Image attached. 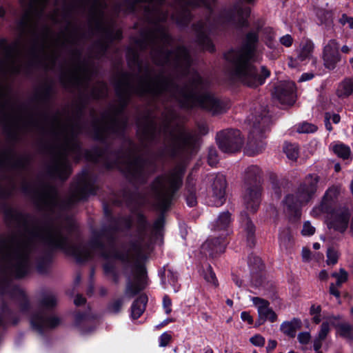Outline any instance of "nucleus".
<instances>
[{"instance_id": "13d9d810", "label": "nucleus", "mask_w": 353, "mask_h": 353, "mask_svg": "<svg viewBox=\"0 0 353 353\" xmlns=\"http://www.w3.org/2000/svg\"><path fill=\"white\" fill-rule=\"evenodd\" d=\"M298 340L302 344H307L310 340V334L308 332H301L298 335Z\"/></svg>"}, {"instance_id": "72a5a7b5", "label": "nucleus", "mask_w": 353, "mask_h": 353, "mask_svg": "<svg viewBox=\"0 0 353 353\" xmlns=\"http://www.w3.org/2000/svg\"><path fill=\"white\" fill-rule=\"evenodd\" d=\"M49 0H20L25 8H30V11L34 10L37 6H47Z\"/></svg>"}, {"instance_id": "a211bd4d", "label": "nucleus", "mask_w": 353, "mask_h": 353, "mask_svg": "<svg viewBox=\"0 0 353 353\" xmlns=\"http://www.w3.org/2000/svg\"><path fill=\"white\" fill-rule=\"evenodd\" d=\"M219 148L226 153L239 151L243 145L241 132L237 130H225L219 132L216 135Z\"/></svg>"}, {"instance_id": "e2e57ef3", "label": "nucleus", "mask_w": 353, "mask_h": 353, "mask_svg": "<svg viewBox=\"0 0 353 353\" xmlns=\"http://www.w3.org/2000/svg\"><path fill=\"white\" fill-rule=\"evenodd\" d=\"M187 204L190 207H193L196 204V196L194 194L191 193L190 195H188L186 198Z\"/></svg>"}, {"instance_id": "dca6fc26", "label": "nucleus", "mask_w": 353, "mask_h": 353, "mask_svg": "<svg viewBox=\"0 0 353 353\" xmlns=\"http://www.w3.org/2000/svg\"><path fill=\"white\" fill-rule=\"evenodd\" d=\"M248 121L252 127L248 138V153L250 155H255L261 152L265 148V143L262 141L263 133L265 130L269 118L265 115L254 118L252 116V118L248 117Z\"/></svg>"}, {"instance_id": "4be33fe9", "label": "nucleus", "mask_w": 353, "mask_h": 353, "mask_svg": "<svg viewBox=\"0 0 353 353\" xmlns=\"http://www.w3.org/2000/svg\"><path fill=\"white\" fill-rule=\"evenodd\" d=\"M339 43L334 39H331L325 46L323 58L325 66L328 69H334L340 60Z\"/></svg>"}, {"instance_id": "bb28decb", "label": "nucleus", "mask_w": 353, "mask_h": 353, "mask_svg": "<svg viewBox=\"0 0 353 353\" xmlns=\"http://www.w3.org/2000/svg\"><path fill=\"white\" fill-rule=\"evenodd\" d=\"M148 302V297L141 294L136 299L131 307V316L132 319H137L141 316L145 309V305Z\"/></svg>"}, {"instance_id": "774afa93", "label": "nucleus", "mask_w": 353, "mask_h": 353, "mask_svg": "<svg viewBox=\"0 0 353 353\" xmlns=\"http://www.w3.org/2000/svg\"><path fill=\"white\" fill-rule=\"evenodd\" d=\"M138 224L141 229H143L145 227V220L142 214H137Z\"/></svg>"}, {"instance_id": "4d7b16f0", "label": "nucleus", "mask_w": 353, "mask_h": 353, "mask_svg": "<svg viewBox=\"0 0 353 353\" xmlns=\"http://www.w3.org/2000/svg\"><path fill=\"white\" fill-rule=\"evenodd\" d=\"M122 304L123 303L121 300H117L111 304L109 310L113 313H117L121 310Z\"/></svg>"}, {"instance_id": "393cba45", "label": "nucleus", "mask_w": 353, "mask_h": 353, "mask_svg": "<svg viewBox=\"0 0 353 353\" xmlns=\"http://www.w3.org/2000/svg\"><path fill=\"white\" fill-rule=\"evenodd\" d=\"M226 180L222 175L215 178L212 184V196L214 198V205H222L225 201Z\"/></svg>"}, {"instance_id": "9d476101", "label": "nucleus", "mask_w": 353, "mask_h": 353, "mask_svg": "<svg viewBox=\"0 0 353 353\" xmlns=\"http://www.w3.org/2000/svg\"><path fill=\"white\" fill-rule=\"evenodd\" d=\"M184 171L183 165H177L170 173L157 177L153 182L152 192L160 210H165L170 205L174 194L181 185Z\"/></svg>"}, {"instance_id": "6ab92c4d", "label": "nucleus", "mask_w": 353, "mask_h": 353, "mask_svg": "<svg viewBox=\"0 0 353 353\" xmlns=\"http://www.w3.org/2000/svg\"><path fill=\"white\" fill-rule=\"evenodd\" d=\"M32 327L39 333H43L50 329L57 327L60 323V319L50 315L44 311H40L33 314L30 319Z\"/></svg>"}, {"instance_id": "2eb2a0df", "label": "nucleus", "mask_w": 353, "mask_h": 353, "mask_svg": "<svg viewBox=\"0 0 353 353\" xmlns=\"http://www.w3.org/2000/svg\"><path fill=\"white\" fill-rule=\"evenodd\" d=\"M232 223L231 214L228 211L219 214L218 218L212 225V230L216 232H222L219 237L207 240L202 245L204 252H208L212 256L223 252L225 250V238L228 234V228Z\"/></svg>"}, {"instance_id": "4c0bfd02", "label": "nucleus", "mask_w": 353, "mask_h": 353, "mask_svg": "<svg viewBox=\"0 0 353 353\" xmlns=\"http://www.w3.org/2000/svg\"><path fill=\"white\" fill-rule=\"evenodd\" d=\"M340 334L347 339L353 338V327L349 324L343 323L339 326Z\"/></svg>"}, {"instance_id": "0eeeda50", "label": "nucleus", "mask_w": 353, "mask_h": 353, "mask_svg": "<svg viewBox=\"0 0 353 353\" xmlns=\"http://www.w3.org/2000/svg\"><path fill=\"white\" fill-rule=\"evenodd\" d=\"M81 7L88 12L89 27L94 34L99 35L100 51L103 52L108 46V41L120 39L121 32H114L113 23L105 17L106 3L105 0H81Z\"/></svg>"}, {"instance_id": "37998d69", "label": "nucleus", "mask_w": 353, "mask_h": 353, "mask_svg": "<svg viewBox=\"0 0 353 353\" xmlns=\"http://www.w3.org/2000/svg\"><path fill=\"white\" fill-rule=\"evenodd\" d=\"M327 204L323 201L322 203H321V205L313 208V210H312V215L314 216H318L321 213L327 212Z\"/></svg>"}, {"instance_id": "412c9836", "label": "nucleus", "mask_w": 353, "mask_h": 353, "mask_svg": "<svg viewBox=\"0 0 353 353\" xmlns=\"http://www.w3.org/2000/svg\"><path fill=\"white\" fill-rule=\"evenodd\" d=\"M313 49L314 44L311 41L306 40L301 42L297 57L294 59L289 58L288 66L291 68H298L305 64L311 58Z\"/></svg>"}, {"instance_id": "79ce46f5", "label": "nucleus", "mask_w": 353, "mask_h": 353, "mask_svg": "<svg viewBox=\"0 0 353 353\" xmlns=\"http://www.w3.org/2000/svg\"><path fill=\"white\" fill-rule=\"evenodd\" d=\"M317 16L322 23H326L332 20V14L330 11L320 10L317 12Z\"/></svg>"}, {"instance_id": "c03bdc74", "label": "nucleus", "mask_w": 353, "mask_h": 353, "mask_svg": "<svg viewBox=\"0 0 353 353\" xmlns=\"http://www.w3.org/2000/svg\"><path fill=\"white\" fill-rule=\"evenodd\" d=\"M15 291L19 295V299L21 302L20 304H21V310L24 311L28 305L27 297H26L25 293L22 290H21L19 289H16Z\"/></svg>"}, {"instance_id": "c85d7f7f", "label": "nucleus", "mask_w": 353, "mask_h": 353, "mask_svg": "<svg viewBox=\"0 0 353 353\" xmlns=\"http://www.w3.org/2000/svg\"><path fill=\"white\" fill-rule=\"evenodd\" d=\"M301 322L299 319H294L291 322H285L281 325V330L288 336H294L296 329H299Z\"/></svg>"}, {"instance_id": "aec40b11", "label": "nucleus", "mask_w": 353, "mask_h": 353, "mask_svg": "<svg viewBox=\"0 0 353 353\" xmlns=\"http://www.w3.org/2000/svg\"><path fill=\"white\" fill-rule=\"evenodd\" d=\"M274 95L281 103L292 105L295 101L296 87L292 81L281 82L274 90Z\"/></svg>"}, {"instance_id": "9b49d317", "label": "nucleus", "mask_w": 353, "mask_h": 353, "mask_svg": "<svg viewBox=\"0 0 353 353\" xmlns=\"http://www.w3.org/2000/svg\"><path fill=\"white\" fill-rule=\"evenodd\" d=\"M29 119L14 102L8 90L0 85V123L15 130L28 128Z\"/></svg>"}, {"instance_id": "69168bd1", "label": "nucleus", "mask_w": 353, "mask_h": 353, "mask_svg": "<svg viewBox=\"0 0 353 353\" xmlns=\"http://www.w3.org/2000/svg\"><path fill=\"white\" fill-rule=\"evenodd\" d=\"M132 225V220L130 218L128 217V218H124L122 219V223H121V224L119 225V228H128L131 226Z\"/></svg>"}, {"instance_id": "3c124183", "label": "nucleus", "mask_w": 353, "mask_h": 353, "mask_svg": "<svg viewBox=\"0 0 353 353\" xmlns=\"http://www.w3.org/2000/svg\"><path fill=\"white\" fill-rule=\"evenodd\" d=\"M339 22L343 26H347L350 29H353V17H348L346 14H343L341 18L339 19Z\"/></svg>"}, {"instance_id": "de8ad7c7", "label": "nucleus", "mask_w": 353, "mask_h": 353, "mask_svg": "<svg viewBox=\"0 0 353 353\" xmlns=\"http://www.w3.org/2000/svg\"><path fill=\"white\" fill-rule=\"evenodd\" d=\"M327 264L334 265L337 262L338 254L336 251L332 249H328L327 252Z\"/></svg>"}, {"instance_id": "473e14b6", "label": "nucleus", "mask_w": 353, "mask_h": 353, "mask_svg": "<svg viewBox=\"0 0 353 353\" xmlns=\"http://www.w3.org/2000/svg\"><path fill=\"white\" fill-rule=\"evenodd\" d=\"M284 152L288 159L294 161L299 157V147L296 144L285 143L283 148Z\"/></svg>"}, {"instance_id": "a18cd8bd", "label": "nucleus", "mask_w": 353, "mask_h": 353, "mask_svg": "<svg viewBox=\"0 0 353 353\" xmlns=\"http://www.w3.org/2000/svg\"><path fill=\"white\" fill-rule=\"evenodd\" d=\"M104 271L105 272V274L109 276L110 277H111V279L115 282V283H117L118 281V277H117V275L112 267V265L110 264H105L104 265Z\"/></svg>"}, {"instance_id": "2f4dec72", "label": "nucleus", "mask_w": 353, "mask_h": 353, "mask_svg": "<svg viewBox=\"0 0 353 353\" xmlns=\"http://www.w3.org/2000/svg\"><path fill=\"white\" fill-rule=\"evenodd\" d=\"M334 154L342 159H347L350 155V149L343 143H335L332 145Z\"/></svg>"}, {"instance_id": "a878e982", "label": "nucleus", "mask_w": 353, "mask_h": 353, "mask_svg": "<svg viewBox=\"0 0 353 353\" xmlns=\"http://www.w3.org/2000/svg\"><path fill=\"white\" fill-rule=\"evenodd\" d=\"M241 224L250 245L254 243L255 228L245 213L241 214Z\"/></svg>"}, {"instance_id": "7ed1b4c3", "label": "nucleus", "mask_w": 353, "mask_h": 353, "mask_svg": "<svg viewBox=\"0 0 353 353\" xmlns=\"http://www.w3.org/2000/svg\"><path fill=\"white\" fill-rule=\"evenodd\" d=\"M46 6H37L34 10L25 8L24 14L18 24L19 39L8 44L5 40L0 41L1 68L12 73L22 71L23 54L30 46L35 54L44 51L50 45L63 47L75 41H79V32L72 28L70 14L58 9L52 13L44 16Z\"/></svg>"}, {"instance_id": "5701e85b", "label": "nucleus", "mask_w": 353, "mask_h": 353, "mask_svg": "<svg viewBox=\"0 0 353 353\" xmlns=\"http://www.w3.org/2000/svg\"><path fill=\"white\" fill-rule=\"evenodd\" d=\"M253 304L257 308L260 320H269L274 322L276 319V313L269 307V302L259 297H252Z\"/></svg>"}, {"instance_id": "cd10ccee", "label": "nucleus", "mask_w": 353, "mask_h": 353, "mask_svg": "<svg viewBox=\"0 0 353 353\" xmlns=\"http://www.w3.org/2000/svg\"><path fill=\"white\" fill-rule=\"evenodd\" d=\"M352 94L353 79H346L339 84L337 88V94L340 97H345Z\"/></svg>"}, {"instance_id": "58836bf2", "label": "nucleus", "mask_w": 353, "mask_h": 353, "mask_svg": "<svg viewBox=\"0 0 353 353\" xmlns=\"http://www.w3.org/2000/svg\"><path fill=\"white\" fill-rule=\"evenodd\" d=\"M317 130L316 126L309 123H303L297 127L299 133H312Z\"/></svg>"}, {"instance_id": "8fccbe9b", "label": "nucleus", "mask_w": 353, "mask_h": 353, "mask_svg": "<svg viewBox=\"0 0 353 353\" xmlns=\"http://www.w3.org/2000/svg\"><path fill=\"white\" fill-rule=\"evenodd\" d=\"M250 341L255 346L262 347L265 344V339L259 334L254 335Z\"/></svg>"}, {"instance_id": "0e129e2a", "label": "nucleus", "mask_w": 353, "mask_h": 353, "mask_svg": "<svg viewBox=\"0 0 353 353\" xmlns=\"http://www.w3.org/2000/svg\"><path fill=\"white\" fill-rule=\"evenodd\" d=\"M330 119H331V114L329 112H326L325 114V125L326 129L328 131H331L332 129V125L330 123Z\"/></svg>"}, {"instance_id": "ea45409f", "label": "nucleus", "mask_w": 353, "mask_h": 353, "mask_svg": "<svg viewBox=\"0 0 353 353\" xmlns=\"http://www.w3.org/2000/svg\"><path fill=\"white\" fill-rule=\"evenodd\" d=\"M338 194H339L338 188H336V187L330 188L327 190V192L323 197V201L328 205V203L330 201L333 200L334 198H336Z\"/></svg>"}, {"instance_id": "680f3d73", "label": "nucleus", "mask_w": 353, "mask_h": 353, "mask_svg": "<svg viewBox=\"0 0 353 353\" xmlns=\"http://www.w3.org/2000/svg\"><path fill=\"white\" fill-rule=\"evenodd\" d=\"M241 318L243 321H247L249 324L253 323V319L248 312H242L241 314Z\"/></svg>"}, {"instance_id": "c9c22d12", "label": "nucleus", "mask_w": 353, "mask_h": 353, "mask_svg": "<svg viewBox=\"0 0 353 353\" xmlns=\"http://www.w3.org/2000/svg\"><path fill=\"white\" fill-rule=\"evenodd\" d=\"M107 85L103 82H99L93 90V95L97 98H102L107 94Z\"/></svg>"}, {"instance_id": "09e8293b", "label": "nucleus", "mask_w": 353, "mask_h": 353, "mask_svg": "<svg viewBox=\"0 0 353 353\" xmlns=\"http://www.w3.org/2000/svg\"><path fill=\"white\" fill-rule=\"evenodd\" d=\"M315 232V228L310 224V222L307 221L304 223L302 234L304 236H310L312 235Z\"/></svg>"}, {"instance_id": "20e7f679", "label": "nucleus", "mask_w": 353, "mask_h": 353, "mask_svg": "<svg viewBox=\"0 0 353 353\" xmlns=\"http://www.w3.org/2000/svg\"><path fill=\"white\" fill-rule=\"evenodd\" d=\"M47 128L54 139L51 172L55 177L64 180L70 174L68 158L77 161L81 158V151L77 139L80 129L74 121H63L59 117L50 121Z\"/></svg>"}, {"instance_id": "864d4df0", "label": "nucleus", "mask_w": 353, "mask_h": 353, "mask_svg": "<svg viewBox=\"0 0 353 353\" xmlns=\"http://www.w3.org/2000/svg\"><path fill=\"white\" fill-rule=\"evenodd\" d=\"M330 328H329V323L327 322H324L322 323L321 326V330L319 333V337L321 340L324 339L327 333L329 332Z\"/></svg>"}, {"instance_id": "f03ea898", "label": "nucleus", "mask_w": 353, "mask_h": 353, "mask_svg": "<svg viewBox=\"0 0 353 353\" xmlns=\"http://www.w3.org/2000/svg\"><path fill=\"white\" fill-rule=\"evenodd\" d=\"M72 221L67 226L45 224L26 226L19 236H11L0 241V274L6 277L21 278L30 270V259L37 242L51 248H58L73 256L78 261H85L94 254L104 258L112 256L123 261L133 263L132 279L127 284L125 293L134 296L145 288L146 272L139 261L143 257V245L141 243L132 245L126 254L114 252L107 253L99 239H92L89 245H74L70 240L74 228Z\"/></svg>"}, {"instance_id": "49530a36", "label": "nucleus", "mask_w": 353, "mask_h": 353, "mask_svg": "<svg viewBox=\"0 0 353 353\" xmlns=\"http://www.w3.org/2000/svg\"><path fill=\"white\" fill-rule=\"evenodd\" d=\"M205 279L214 285L216 286L218 285L217 280L215 276L214 272L212 270L211 268L207 270L205 274Z\"/></svg>"}, {"instance_id": "bf43d9fd", "label": "nucleus", "mask_w": 353, "mask_h": 353, "mask_svg": "<svg viewBox=\"0 0 353 353\" xmlns=\"http://www.w3.org/2000/svg\"><path fill=\"white\" fill-rule=\"evenodd\" d=\"M164 225V219L163 216H159L154 223L153 228L157 231L159 232L163 228Z\"/></svg>"}, {"instance_id": "4468645a", "label": "nucleus", "mask_w": 353, "mask_h": 353, "mask_svg": "<svg viewBox=\"0 0 353 353\" xmlns=\"http://www.w3.org/2000/svg\"><path fill=\"white\" fill-rule=\"evenodd\" d=\"M261 171L256 165H250L245 171L243 201L246 208L252 212L257 210L261 202Z\"/></svg>"}, {"instance_id": "6e6d98bb", "label": "nucleus", "mask_w": 353, "mask_h": 353, "mask_svg": "<svg viewBox=\"0 0 353 353\" xmlns=\"http://www.w3.org/2000/svg\"><path fill=\"white\" fill-rule=\"evenodd\" d=\"M280 43L284 46L285 47H290L292 46L293 42V39L291 35L290 34H285L283 37H281L279 39Z\"/></svg>"}, {"instance_id": "b1692460", "label": "nucleus", "mask_w": 353, "mask_h": 353, "mask_svg": "<svg viewBox=\"0 0 353 353\" xmlns=\"http://www.w3.org/2000/svg\"><path fill=\"white\" fill-rule=\"evenodd\" d=\"M349 216L348 210L345 208L336 210L332 214L328 226L335 230L343 232L347 227Z\"/></svg>"}, {"instance_id": "5fc2aeb1", "label": "nucleus", "mask_w": 353, "mask_h": 353, "mask_svg": "<svg viewBox=\"0 0 353 353\" xmlns=\"http://www.w3.org/2000/svg\"><path fill=\"white\" fill-rule=\"evenodd\" d=\"M171 340V336L167 332L163 333L159 337V346L165 347Z\"/></svg>"}, {"instance_id": "ddd939ff", "label": "nucleus", "mask_w": 353, "mask_h": 353, "mask_svg": "<svg viewBox=\"0 0 353 353\" xmlns=\"http://www.w3.org/2000/svg\"><path fill=\"white\" fill-rule=\"evenodd\" d=\"M109 168L117 167L134 179H141L148 172L149 163L139 157L134 146L130 144V151L119 156Z\"/></svg>"}, {"instance_id": "603ef678", "label": "nucleus", "mask_w": 353, "mask_h": 353, "mask_svg": "<svg viewBox=\"0 0 353 353\" xmlns=\"http://www.w3.org/2000/svg\"><path fill=\"white\" fill-rule=\"evenodd\" d=\"M163 307L165 312L168 314L172 312V301L171 299L167 296H164L163 299Z\"/></svg>"}, {"instance_id": "7c9ffc66", "label": "nucleus", "mask_w": 353, "mask_h": 353, "mask_svg": "<svg viewBox=\"0 0 353 353\" xmlns=\"http://www.w3.org/2000/svg\"><path fill=\"white\" fill-rule=\"evenodd\" d=\"M57 303V299L56 296L50 292L45 294L40 302L41 307L43 309H51L54 307Z\"/></svg>"}, {"instance_id": "c756f323", "label": "nucleus", "mask_w": 353, "mask_h": 353, "mask_svg": "<svg viewBox=\"0 0 353 353\" xmlns=\"http://www.w3.org/2000/svg\"><path fill=\"white\" fill-rule=\"evenodd\" d=\"M279 244L282 249L288 250L292 245V239L288 229L283 230L279 234Z\"/></svg>"}, {"instance_id": "f3484780", "label": "nucleus", "mask_w": 353, "mask_h": 353, "mask_svg": "<svg viewBox=\"0 0 353 353\" xmlns=\"http://www.w3.org/2000/svg\"><path fill=\"white\" fill-rule=\"evenodd\" d=\"M91 77L90 67L78 57L68 68L63 79L72 85H84Z\"/></svg>"}, {"instance_id": "a19ab883", "label": "nucleus", "mask_w": 353, "mask_h": 353, "mask_svg": "<svg viewBox=\"0 0 353 353\" xmlns=\"http://www.w3.org/2000/svg\"><path fill=\"white\" fill-rule=\"evenodd\" d=\"M219 161L217 152L215 148H210L208 155V162L210 166H215Z\"/></svg>"}, {"instance_id": "f704fd0d", "label": "nucleus", "mask_w": 353, "mask_h": 353, "mask_svg": "<svg viewBox=\"0 0 353 353\" xmlns=\"http://www.w3.org/2000/svg\"><path fill=\"white\" fill-rule=\"evenodd\" d=\"M262 32L266 45L270 48H273L274 46V40L275 39V33L273 29L270 27H266L263 30Z\"/></svg>"}, {"instance_id": "f257e3e1", "label": "nucleus", "mask_w": 353, "mask_h": 353, "mask_svg": "<svg viewBox=\"0 0 353 353\" xmlns=\"http://www.w3.org/2000/svg\"><path fill=\"white\" fill-rule=\"evenodd\" d=\"M163 1L134 0L132 10L137 4H147L145 13L152 26V30L143 32L141 39L136 41L135 46L141 50L151 48V56L156 64L168 65L183 75L187 74L188 83L179 88L173 79L164 72L157 74L150 72L136 79L128 74H122L115 88L121 107L103 117L97 127V139H103L111 134L121 133L127 125V117L122 109L132 94L165 97L178 102L183 108L199 107L212 114H221L228 108L227 105L214 94L202 92L206 83L197 72L190 68L191 60L187 50L179 47L172 50L173 40L165 27L160 23L168 17L167 12L161 7Z\"/></svg>"}, {"instance_id": "052dcab7", "label": "nucleus", "mask_w": 353, "mask_h": 353, "mask_svg": "<svg viewBox=\"0 0 353 353\" xmlns=\"http://www.w3.org/2000/svg\"><path fill=\"white\" fill-rule=\"evenodd\" d=\"M167 276L169 279L168 282L170 284L174 285L177 281V275L170 270H168L167 272Z\"/></svg>"}, {"instance_id": "e433bc0d", "label": "nucleus", "mask_w": 353, "mask_h": 353, "mask_svg": "<svg viewBox=\"0 0 353 353\" xmlns=\"http://www.w3.org/2000/svg\"><path fill=\"white\" fill-rule=\"evenodd\" d=\"M332 276L336 279V285L339 287L347 280L348 274L344 269L341 268L339 273L334 272Z\"/></svg>"}, {"instance_id": "39448f33", "label": "nucleus", "mask_w": 353, "mask_h": 353, "mask_svg": "<svg viewBox=\"0 0 353 353\" xmlns=\"http://www.w3.org/2000/svg\"><path fill=\"white\" fill-rule=\"evenodd\" d=\"M138 133L142 139L148 141L162 134L165 152L172 156L191 154L196 148L195 134L174 121L166 120L162 127L158 128L155 120L147 119L139 123Z\"/></svg>"}, {"instance_id": "6e6552de", "label": "nucleus", "mask_w": 353, "mask_h": 353, "mask_svg": "<svg viewBox=\"0 0 353 353\" xmlns=\"http://www.w3.org/2000/svg\"><path fill=\"white\" fill-rule=\"evenodd\" d=\"M94 191L88 182L87 174L81 176L74 187L72 188L70 196L66 203H62L55 188L49 185L41 187L35 192V199L39 207L47 212H54L57 210L69 207L76 201L83 200Z\"/></svg>"}, {"instance_id": "338daca9", "label": "nucleus", "mask_w": 353, "mask_h": 353, "mask_svg": "<svg viewBox=\"0 0 353 353\" xmlns=\"http://www.w3.org/2000/svg\"><path fill=\"white\" fill-rule=\"evenodd\" d=\"M321 311L320 305H312L310 307V313L311 315L319 314Z\"/></svg>"}, {"instance_id": "f8f14e48", "label": "nucleus", "mask_w": 353, "mask_h": 353, "mask_svg": "<svg viewBox=\"0 0 353 353\" xmlns=\"http://www.w3.org/2000/svg\"><path fill=\"white\" fill-rule=\"evenodd\" d=\"M319 182V176L308 174L299 185L295 194H289L283 201L284 209L290 214L300 216V208L307 203L314 195Z\"/></svg>"}, {"instance_id": "1a4fd4ad", "label": "nucleus", "mask_w": 353, "mask_h": 353, "mask_svg": "<svg viewBox=\"0 0 353 353\" xmlns=\"http://www.w3.org/2000/svg\"><path fill=\"white\" fill-rule=\"evenodd\" d=\"M250 10L248 7L236 5L232 10L222 11L216 19L213 18V23L211 22L212 17H210L207 21L199 22L194 26L199 43L204 49L210 52L213 51L214 46L208 37V32L210 30V26L225 24L227 23L243 26L245 25V20L250 15Z\"/></svg>"}, {"instance_id": "423d86ee", "label": "nucleus", "mask_w": 353, "mask_h": 353, "mask_svg": "<svg viewBox=\"0 0 353 353\" xmlns=\"http://www.w3.org/2000/svg\"><path fill=\"white\" fill-rule=\"evenodd\" d=\"M258 35L254 32L247 34L245 43L236 50L225 54L228 61L232 64V79L250 88L262 85L270 76V71L265 67L260 70L254 65L255 61L256 43Z\"/></svg>"}]
</instances>
